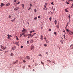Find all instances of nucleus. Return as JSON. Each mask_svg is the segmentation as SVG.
<instances>
[{
    "label": "nucleus",
    "mask_w": 73,
    "mask_h": 73,
    "mask_svg": "<svg viewBox=\"0 0 73 73\" xmlns=\"http://www.w3.org/2000/svg\"><path fill=\"white\" fill-rule=\"evenodd\" d=\"M19 8L18 7H16L14 9V11H17V10H18V9H19Z\"/></svg>",
    "instance_id": "nucleus-3"
},
{
    "label": "nucleus",
    "mask_w": 73,
    "mask_h": 73,
    "mask_svg": "<svg viewBox=\"0 0 73 73\" xmlns=\"http://www.w3.org/2000/svg\"><path fill=\"white\" fill-rule=\"evenodd\" d=\"M63 36L64 37V38H65V34L64 35H63Z\"/></svg>",
    "instance_id": "nucleus-49"
},
{
    "label": "nucleus",
    "mask_w": 73,
    "mask_h": 73,
    "mask_svg": "<svg viewBox=\"0 0 73 73\" xmlns=\"http://www.w3.org/2000/svg\"><path fill=\"white\" fill-rule=\"evenodd\" d=\"M30 7H32V4L30 3Z\"/></svg>",
    "instance_id": "nucleus-21"
},
{
    "label": "nucleus",
    "mask_w": 73,
    "mask_h": 73,
    "mask_svg": "<svg viewBox=\"0 0 73 73\" xmlns=\"http://www.w3.org/2000/svg\"><path fill=\"white\" fill-rule=\"evenodd\" d=\"M4 46H3L2 45H1V48L2 49L4 48Z\"/></svg>",
    "instance_id": "nucleus-14"
},
{
    "label": "nucleus",
    "mask_w": 73,
    "mask_h": 73,
    "mask_svg": "<svg viewBox=\"0 0 73 73\" xmlns=\"http://www.w3.org/2000/svg\"><path fill=\"white\" fill-rule=\"evenodd\" d=\"M33 42V40H32V42Z\"/></svg>",
    "instance_id": "nucleus-64"
},
{
    "label": "nucleus",
    "mask_w": 73,
    "mask_h": 73,
    "mask_svg": "<svg viewBox=\"0 0 73 73\" xmlns=\"http://www.w3.org/2000/svg\"><path fill=\"white\" fill-rule=\"evenodd\" d=\"M29 41H27V44H29Z\"/></svg>",
    "instance_id": "nucleus-26"
},
{
    "label": "nucleus",
    "mask_w": 73,
    "mask_h": 73,
    "mask_svg": "<svg viewBox=\"0 0 73 73\" xmlns=\"http://www.w3.org/2000/svg\"><path fill=\"white\" fill-rule=\"evenodd\" d=\"M48 31L49 32H50V31H51V29H50Z\"/></svg>",
    "instance_id": "nucleus-42"
},
{
    "label": "nucleus",
    "mask_w": 73,
    "mask_h": 73,
    "mask_svg": "<svg viewBox=\"0 0 73 73\" xmlns=\"http://www.w3.org/2000/svg\"><path fill=\"white\" fill-rule=\"evenodd\" d=\"M66 4H67L68 5V4H69V3H68V2H66Z\"/></svg>",
    "instance_id": "nucleus-50"
},
{
    "label": "nucleus",
    "mask_w": 73,
    "mask_h": 73,
    "mask_svg": "<svg viewBox=\"0 0 73 73\" xmlns=\"http://www.w3.org/2000/svg\"><path fill=\"white\" fill-rule=\"evenodd\" d=\"M55 62H56V61H55V60L52 61V62L54 64H56V63Z\"/></svg>",
    "instance_id": "nucleus-18"
},
{
    "label": "nucleus",
    "mask_w": 73,
    "mask_h": 73,
    "mask_svg": "<svg viewBox=\"0 0 73 73\" xmlns=\"http://www.w3.org/2000/svg\"><path fill=\"white\" fill-rule=\"evenodd\" d=\"M34 20H37V17H36L34 18Z\"/></svg>",
    "instance_id": "nucleus-27"
},
{
    "label": "nucleus",
    "mask_w": 73,
    "mask_h": 73,
    "mask_svg": "<svg viewBox=\"0 0 73 73\" xmlns=\"http://www.w3.org/2000/svg\"><path fill=\"white\" fill-rule=\"evenodd\" d=\"M39 56H42V55H41V54H40L39 55Z\"/></svg>",
    "instance_id": "nucleus-61"
},
{
    "label": "nucleus",
    "mask_w": 73,
    "mask_h": 73,
    "mask_svg": "<svg viewBox=\"0 0 73 73\" xmlns=\"http://www.w3.org/2000/svg\"><path fill=\"white\" fill-rule=\"evenodd\" d=\"M67 25L66 26V27H68V23H67Z\"/></svg>",
    "instance_id": "nucleus-51"
},
{
    "label": "nucleus",
    "mask_w": 73,
    "mask_h": 73,
    "mask_svg": "<svg viewBox=\"0 0 73 73\" xmlns=\"http://www.w3.org/2000/svg\"><path fill=\"white\" fill-rule=\"evenodd\" d=\"M66 30L69 33V32H70V30H69L68 29H66Z\"/></svg>",
    "instance_id": "nucleus-9"
},
{
    "label": "nucleus",
    "mask_w": 73,
    "mask_h": 73,
    "mask_svg": "<svg viewBox=\"0 0 73 73\" xmlns=\"http://www.w3.org/2000/svg\"><path fill=\"white\" fill-rule=\"evenodd\" d=\"M54 35H57V34L56 33V32H54Z\"/></svg>",
    "instance_id": "nucleus-46"
},
{
    "label": "nucleus",
    "mask_w": 73,
    "mask_h": 73,
    "mask_svg": "<svg viewBox=\"0 0 73 73\" xmlns=\"http://www.w3.org/2000/svg\"><path fill=\"white\" fill-rule=\"evenodd\" d=\"M15 19H16V18L14 19L13 20H11V21H12V22H13V21H15Z\"/></svg>",
    "instance_id": "nucleus-19"
},
{
    "label": "nucleus",
    "mask_w": 73,
    "mask_h": 73,
    "mask_svg": "<svg viewBox=\"0 0 73 73\" xmlns=\"http://www.w3.org/2000/svg\"><path fill=\"white\" fill-rule=\"evenodd\" d=\"M49 20H50V21H52V18L50 17V18H49Z\"/></svg>",
    "instance_id": "nucleus-23"
},
{
    "label": "nucleus",
    "mask_w": 73,
    "mask_h": 73,
    "mask_svg": "<svg viewBox=\"0 0 73 73\" xmlns=\"http://www.w3.org/2000/svg\"><path fill=\"white\" fill-rule=\"evenodd\" d=\"M44 39H46V38H45V37H44Z\"/></svg>",
    "instance_id": "nucleus-62"
},
{
    "label": "nucleus",
    "mask_w": 73,
    "mask_h": 73,
    "mask_svg": "<svg viewBox=\"0 0 73 73\" xmlns=\"http://www.w3.org/2000/svg\"><path fill=\"white\" fill-rule=\"evenodd\" d=\"M22 6L23 7V9H24V4H22Z\"/></svg>",
    "instance_id": "nucleus-8"
},
{
    "label": "nucleus",
    "mask_w": 73,
    "mask_h": 73,
    "mask_svg": "<svg viewBox=\"0 0 73 73\" xmlns=\"http://www.w3.org/2000/svg\"><path fill=\"white\" fill-rule=\"evenodd\" d=\"M18 60H17L15 62H14V64H17V63L18 62Z\"/></svg>",
    "instance_id": "nucleus-6"
},
{
    "label": "nucleus",
    "mask_w": 73,
    "mask_h": 73,
    "mask_svg": "<svg viewBox=\"0 0 73 73\" xmlns=\"http://www.w3.org/2000/svg\"><path fill=\"white\" fill-rule=\"evenodd\" d=\"M70 16L69 15L68 16V17H69V20H70Z\"/></svg>",
    "instance_id": "nucleus-37"
},
{
    "label": "nucleus",
    "mask_w": 73,
    "mask_h": 73,
    "mask_svg": "<svg viewBox=\"0 0 73 73\" xmlns=\"http://www.w3.org/2000/svg\"><path fill=\"white\" fill-rule=\"evenodd\" d=\"M7 49V47H4L2 49L3 50H5V49Z\"/></svg>",
    "instance_id": "nucleus-15"
},
{
    "label": "nucleus",
    "mask_w": 73,
    "mask_h": 73,
    "mask_svg": "<svg viewBox=\"0 0 73 73\" xmlns=\"http://www.w3.org/2000/svg\"><path fill=\"white\" fill-rule=\"evenodd\" d=\"M38 18L39 19H40V18H41V17H40V16H38Z\"/></svg>",
    "instance_id": "nucleus-40"
},
{
    "label": "nucleus",
    "mask_w": 73,
    "mask_h": 73,
    "mask_svg": "<svg viewBox=\"0 0 73 73\" xmlns=\"http://www.w3.org/2000/svg\"><path fill=\"white\" fill-rule=\"evenodd\" d=\"M31 7H29V9H28V10H29V9L30 10H31Z\"/></svg>",
    "instance_id": "nucleus-52"
},
{
    "label": "nucleus",
    "mask_w": 73,
    "mask_h": 73,
    "mask_svg": "<svg viewBox=\"0 0 73 73\" xmlns=\"http://www.w3.org/2000/svg\"><path fill=\"white\" fill-rule=\"evenodd\" d=\"M5 5L3 3H1V7H3V6Z\"/></svg>",
    "instance_id": "nucleus-2"
},
{
    "label": "nucleus",
    "mask_w": 73,
    "mask_h": 73,
    "mask_svg": "<svg viewBox=\"0 0 73 73\" xmlns=\"http://www.w3.org/2000/svg\"><path fill=\"white\" fill-rule=\"evenodd\" d=\"M17 1V0H14V2H16Z\"/></svg>",
    "instance_id": "nucleus-54"
},
{
    "label": "nucleus",
    "mask_w": 73,
    "mask_h": 73,
    "mask_svg": "<svg viewBox=\"0 0 73 73\" xmlns=\"http://www.w3.org/2000/svg\"><path fill=\"white\" fill-rule=\"evenodd\" d=\"M10 5V3H8L7 4L5 5H6L7 7H8V6Z\"/></svg>",
    "instance_id": "nucleus-5"
},
{
    "label": "nucleus",
    "mask_w": 73,
    "mask_h": 73,
    "mask_svg": "<svg viewBox=\"0 0 73 73\" xmlns=\"http://www.w3.org/2000/svg\"><path fill=\"white\" fill-rule=\"evenodd\" d=\"M72 45H70V47H71V49H73V47L72 46H73V44H72Z\"/></svg>",
    "instance_id": "nucleus-12"
},
{
    "label": "nucleus",
    "mask_w": 73,
    "mask_h": 73,
    "mask_svg": "<svg viewBox=\"0 0 73 73\" xmlns=\"http://www.w3.org/2000/svg\"><path fill=\"white\" fill-rule=\"evenodd\" d=\"M28 35H29L30 36H32V34H29Z\"/></svg>",
    "instance_id": "nucleus-48"
},
{
    "label": "nucleus",
    "mask_w": 73,
    "mask_h": 73,
    "mask_svg": "<svg viewBox=\"0 0 73 73\" xmlns=\"http://www.w3.org/2000/svg\"><path fill=\"white\" fill-rule=\"evenodd\" d=\"M8 36L7 37V38H8V39H10V37H12V36H11V35H7V36Z\"/></svg>",
    "instance_id": "nucleus-1"
},
{
    "label": "nucleus",
    "mask_w": 73,
    "mask_h": 73,
    "mask_svg": "<svg viewBox=\"0 0 73 73\" xmlns=\"http://www.w3.org/2000/svg\"><path fill=\"white\" fill-rule=\"evenodd\" d=\"M65 11L66 12H68V11L66 9H65Z\"/></svg>",
    "instance_id": "nucleus-24"
},
{
    "label": "nucleus",
    "mask_w": 73,
    "mask_h": 73,
    "mask_svg": "<svg viewBox=\"0 0 73 73\" xmlns=\"http://www.w3.org/2000/svg\"><path fill=\"white\" fill-rule=\"evenodd\" d=\"M68 1V2L69 1H73V0H69Z\"/></svg>",
    "instance_id": "nucleus-29"
},
{
    "label": "nucleus",
    "mask_w": 73,
    "mask_h": 73,
    "mask_svg": "<svg viewBox=\"0 0 73 73\" xmlns=\"http://www.w3.org/2000/svg\"><path fill=\"white\" fill-rule=\"evenodd\" d=\"M23 36V35L21 34L20 36V37H21V36Z\"/></svg>",
    "instance_id": "nucleus-39"
},
{
    "label": "nucleus",
    "mask_w": 73,
    "mask_h": 73,
    "mask_svg": "<svg viewBox=\"0 0 73 73\" xmlns=\"http://www.w3.org/2000/svg\"><path fill=\"white\" fill-rule=\"evenodd\" d=\"M35 32V31L33 30V31H30V33H32V32Z\"/></svg>",
    "instance_id": "nucleus-16"
},
{
    "label": "nucleus",
    "mask_w": 73,
    "mask_h": 73,
    "mask_svg": "<svg viewBox=\"0 0 73 73\" xmlns=\"http://www.w3.org/2000/svg\"><path fill=\"white\" fill-rule=\"evenodd\" d=\"M53 7H52V9H53Z\"/></svg>",
    "instance_id": "nucleus-63"
},
{
    "label": "nucleus",
    "mask_w": 73,
    "mask_h": 73,
    "mask_svg": "<svg viewBox=\"0 0 73 73\" xmlns=\"http://www.w3.org/2000/svg\"><path fill=\"white\" fill-rule=\"evenodd\" d=\"M25 34V33H22L21 35H24Z\"/></svg>",
    "instance_id": "nucleus-45"
},
{
    "label": "nucleus",
    "mask_w": 73,
    "mask_h": 73,
    "mask_svg": "<svg viewBox=\"0 0 73 73\" xmlns=\"http://www.w3.org/2000/svg\"><path fill=\"white\" fill-rule=\"evenodd\" d=\"M34 48V46H32L31 48V49L32 50V49H33V48Z\"/></svg>",
    "instance_id": "nucleus-25"
},
{
    "label": "nucleus",
    "mask_w": 73,
    "mask_h": 73,
    "mask_svg": "<svg viewBox=\"0 0 73 73\" xmlns=\"http://www.w3.org/2000/svg\"><path fill=\"white\" fill-rule=\"evenodd\" d=\"M27 58L28 60H30V57L27 56Z\"/></svg>",
    "instance_id": "nucleus-10"
},
{
    "label": "nucleus",
    "mask_w": 73,
    "mask_h": 73,
    "mask_svg": "<svg viewBox=\"0 0 73 73\" xmlns=\"http://www.w3.org/2000/svg\"><path fill=\"white\" fill-rule=\"evenodd\" d=\"M24 36L25 37V36H26V35H24Z\"/></svg>",
    "instance_id": "nucleus-58"
},
{
    "label": "nucleus",
    "mask_w": 73,
    "mask_h": 73,
    "mask_svg": "<svg viewBox=\"0 0 73 73\" xmlns=\"http://www.w3.org/2000/svg\"><path fill=\"white\" fill-rule=\"evenodd\" d=\"M55 10V8H54V9H53V11H54Z\"/></svg>",
    "instance_id": "nucleus-47"
},
{
    "label": "nucleus",
    "mask_w": 73,
    "mask_h": 73,
    "mask_svg": "<svg viewBox=\"0 0 73 73\" xmlns=\"http://www.w3.org/2000/svg\"><path fill=\"white\" fill-rule=\"evenodd\" d=\"M23 46H21V48H23Z\"/></svg>",
    "instance_id": "nucleus-55"
},
{
    "label": "nucleus",
    "mask_w": 73,
    "mask_h": 73,
    "mask_svg": "<svg viewBox=\"0 0 73 73\" xmlns=\"http://www.w3.org/2000/svg\"><path fill=\"white\" fill-rule=\"evenodd\" d=\"M34 11L35 12H37V10H36V9H34Z\"/></svg>",
    "instance_id": "nucleus-34"
},
{
    "label": "nucleus",
    "mask_w": 73,
    "mask_h": 73,
    "mask_svg": "<svg viewBox=\"0 0 73 73\" xmlns=\"http://www.w3.org/2000/svg\"><path fill=\"white\" fill-rule=\"evenodd\" d=\"M45 40H46V42L47 43H48L49 42V41L48 40H46L45 39Z\"/></svg>",
    "instance_id": "nucleus-22"
},
{
    "label": "nucleus",
    "mask_w": 73,
    "mask_h": 73,
    "mask_svg": "<svg viewBox=\"0 0 73 73\" xmlns=\"http://www.w3.org/2000/svg\"><path fill=\"white\" fill-rule=\"evenodd\" d=\"M11 17V15H9V18L10 19Z\"/></svg>",
    "instance_id": "nucleus-44"
},
{
    "label": "nucleus",
    "mask_w": 73,
    "mask_h": 73,
    "mask_svg": "<svg viewBox=\"0 0 73 73\" xmlns=\"http://www.w3.org/2000/svg\"><path fill=\"white\" fill-rule=\"evenodd\" d=\"M51 4H52L53 5H54V4H53V2H52L51 3Z\"/></svg>",
    "instance_id": "nucleus-38"
},
{
    "label": "nucleus",
    "mask_w": 73,
    "mask_h": 73,
    "mask_svg": "<svg viewBox=\"0 0 73 73\" xmlns=\"http://www.w3.org/2000/svg\"><path fill=\"white\" fill-rule=\"evenodd\" d=\"M26 31L24 29H23V30L22 31V32H25Z\"/></svg>",
    "instance_id": "nucleus-17"
},
{
    "label": "nucleus",
    "mask_w": 73,
    "mask_h": 73,
    "mask_svg": "<svg viewBox=\"0 0 73 73\" xmlns=\"http://www.w3.org/2000/svg\"><path fill=\"white\" fill-rule=\"evenodd\" d=\"M41 29H43V27H41Z\"/></svg>",
    "instance_id": "nucleus-57"
},
{
    "label": "nucleus",
    "mask_w": 73,
    "mask_h": 73,
    "mask_svg": "<svg viewBox=\"0 0 73 73\" xmlns=\"http://www.w3.org/2000/svg\"><path fill=\"white\" fill-rule=\"evenodd\" d=\"M56 27H57V28H59V27H58V26H56Z\"/></svg>",
    "instance_id": "nucleus-59"
},
{
    "label": "nucleus",
    "mask_w": 73,
    "mask_h": 73,
    "mask_svg": "<svg viewBox=\"0 0 73 73\" xmlns=\"http://www.w3.org/2000/svg\"><path fill=\"white\" fill-rule=\"evenodd\" d=\"M16 39L17 40H19V38H18V37H17V36H16Z\"/></svg>",
    "instance_id": "nucleus-33"
},
{
    "label": "nucleus",
    "mask_w": 73,
    "mask_h": 73,
    "mask_svg": "<svg viewBox=\"0 0 73 73\" xmlns=\"http://www.w3.org/2000/svg\"><path fill=\"white\" fill-rule=\"evenodd\" d=\"M10 55L12 56H14V54H13V53H11V54Z\"/></svg>",
    "instance_id": "nucleus-20"
},
{
    "label": "nucleus",
    "mask_w": 73,
    "mask_h": 73,
    "mask_svg": "<svg viewBox=\"0 0 73 73\" xmlns=\"http://www.w3.org/2000/svg\"><path fill=\"white\" fill-rule=\"evenodd\" d=\"M15 44H16V45H19V44L17 43V42H16L15 43Z\"/></svg>",
    "instance_id": "nucleus-30"
},
{
    "label": "nucleus",
    "mask_w": 73,
    "mask_h": 73,
    "mask_svg": "<svg viewBox=\"0 0 73 73\" xmlns=\"http://www.w3.org/2000/svg\"><path fill=\"white\" fill-rule=\"evenodd\" d=\"M47 61L49 62H51V61H50V60H47Z\"/></svg>",
    "instance_id": "nucleus-36"
},
{
    "label": "nucleus",
    "mask_w": 73,
    "mask_h": 73,
    "mask_svg": "<svg viewBox=\"0 0 73 73\" xmlns=\"http://www.w3.org/2000/svg\"><path fill=\"white\" fill-rule=\"evenodd\" d=\"M73 5L71 6L70 7V8H73Z\"/></svg>",
    "instance_id": "nucleus-56"
},
{
    "label": "nucleus",
    "mask_w": 73,
    "mask_h": 73,
    "mask_svg": "<svg viewBox=\"0 0 73 73\" xmlns=\"http://www.w3.org/2000/svg\"><path fill=\"white\" fill-rule=\"evenodd\" d=\"M12 48V50H15V49H16V46H14V47H13Z\"/></svg>",
    "instance_id": "nucleus-7"
},
{
    "label": "nucleus",
    "mask_w": 73,
    "mask_h": 73,
    "mask_svg": "<svg viewBox=\"0 0 73 73\" xmlns=\"http://www.w3.org/2000/svg\"><path fill=\"white\" fill-rule=\"evenodd\" d=\"M54 23H55V25H56V24H57V20H55V21Z\"/></svg>",
    "instance_id": "nucleus-11"
},
{
    "label": "nucleus",
    "mask_w": 73,
    "mask_h": 73,
    "mask_svg": "<svg viewBox=\"0 0 73 73\" xmlns=\"http://www.w3.org/2000/svg\"><path fill=\"white\" fill-rule=\"evenodd\" d=\"M23 61L24 63V64H25V62H26V61L25 60H23Z\"/></svg>",
    "instance_id": "nucleus-31"
},
{
    "label": "nucleus",
    "mask_w": 73,
    "mask_h": 73,
    "mask_svg": "<svg viewBox=\"0 0 73 73\" xmlns=\"http://www.w3.org/2000/svg\"><path fill=\"white\" fill-rule=\"evenodd\" d=\"M36 33H35L33 35H32V36H34L35 34H36Z\"/></svg>",
    "instance_id": "nucleus-53"
},
{
    "label": "nucleus",
    "mask_w": 73,
    "mask_h": 73,
    "mask_svg": "<svg viewBox=\"0 0 73 73\" xmlns=\"http://www.w3.org/2000/svg\"><path fill=\"white\" fill-rule=\"evenodd\" d=\"M47 4H48L47 3H46L45 5H46V6L47 5Z\"/></svg>",
    "instance_id": "nucleus-60"
},
{
    "label": "nucleus",
    "mask_w": 73,
    "mask_h": 73,
    "mask_svg": "<svg viewBox=\"0 0 73 73\" xmlns=\"http://www.w3.org/2000/svg\"><path fill=\"white\" fill-rule=\"evenodd\" d=\"M20 4V2H18L17 3V4Z\"/></svg>",
    "instance_id": "nucleus-41"
},
{
    "label": "nucleus",
    "mask_w": 73,
    "mask_h": 73,
    "mask_svg": "<svg viewBox=\"0 0 73 73\" xmlns=\"http://www.w3.org/2000/svg\"><path fill=\"white\" fill-rule=\"evenodd\" d=\"M41 40H43V36L42 35H41Z\"/></svg>",
    "instance_id": "nucleus-13"
},
{
    "label": "nucleus",
    "mask_w": 73,
    "mask_h": 73,
    "mask_svg": "<svg viewBox=\"0 0 73 73\" xmlns=\"http://www.w3.org/2000/svg\"><path fill=\"white\" fill-rule=\"evenodd\" d=\"M41 64H43V65H44V63H43V62H42V61H41Z\"/></svg>",
    "instance_id": "nucleus-32"
},
{
    "label": "nucleus",
    "mask_w": 73,
    "mask_h": 73,
    "mask_svg": "<svg viewBox=\"0 0 73 73\" xmlns=\"http://www.w3.org/2000/svg\"><path fill=\"white\" fill-rule=\"evenodd\" d=\"M69 34L71 35H73V32L70 31L69 33Z\"/></svg>",
    "instance_id": "nucleus-4"
},
{
    "label": "nucleus",
    "mask_w": 73,
    "mask_h": 73,
    "mask_svg": "<svg viewBox=\"0 0 73 73\" xmlns=\"http://www.w3.org/2000/svg\"><path fill=\"white\" fill-rule=\"evenodd\" d=\"M44 7H45V8H46V5H44Z\"/></svg>",
    "instance_id": "nucleus-43"
},
{
    "label": "nucleus",
    "mask_w": 73,
    "mask_h": 73,
    "mask_svg": "<svg viewBox=\"0 0 73 73\" xmlns=\"http://www.w3.org/2000/svg\"><path fill=\"white\" fill-rule=\"evenodd\" d=\"M27 35L28 36V38H30V35Z\"/></svg>",
    "instance_id": "nucleus-28"
},
{
    "label": "nucleus",
    "mask_w": 73,
    "mask_h": 73,
    "mask_svg": "<svg viewBox=\"0 0 73 73\" xmlns=\"http://www.w3.org/2000/svg\"><path fill=\"white\" fill-rule=\"evenodd\" d=\"M44 46H47V44H45L44 45Z\"/></svg>",
    "instance_id": "nucleus-35"
}]
</instances>
